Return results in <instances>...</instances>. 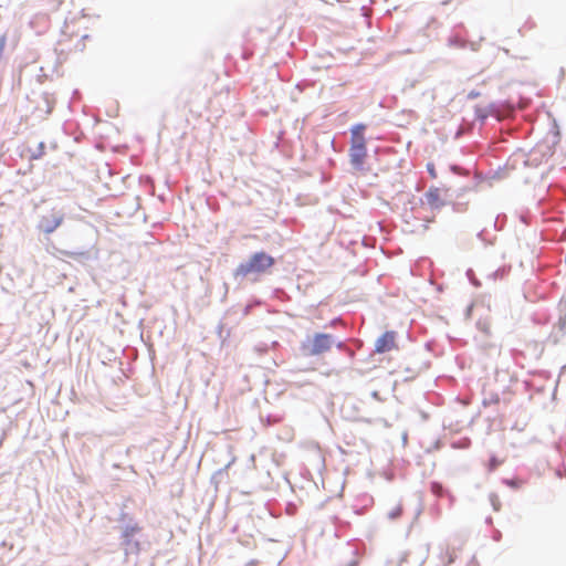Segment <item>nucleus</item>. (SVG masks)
<instances>
[{"label": "nucleus", "instance_id": "nucleus-43", "mask_svg": "<svg viewBox=\"0 0 566 566\" xmlns=\"http://www.w3.org/2000/svg\"><path fill=\"white\" fill-rule=\"evenodd\" d=\"M481 346H482L484 349H486V348L489 347V344H486V343H481Z\"/></svg>", "mask_w": 566, "mask_h": 566}, {"label": "nucleus", "instance_id": "nucleus-18", "mask_svg": "<svg viewBox=\"0 0 566 566\" xmlns=\"http://www.w3.org/2000/svg\"><path fill=\"white\" fill-rule=\"evenodd\" d=\"M509 272H510V268L501 266L497 270H495L490 276L493 280L503 279L504 276H506L509 274Z\"/></svg>", "mask_w": 566, "mask_h": 566}, {"label": "nucleus", "instance_id": "nucleus-40", "mask_svg": "<svg viewBox=\"0 0 566 566\" xmlns=\"http://www.w3.org/2000/svg\"><path fill=\"white\" fill-rule=\"evenodd\" d=\"M485 523H486L488 525H492V524H493V518H492L491 516H488V517L485 518Z\"/></svg>", "mask_w": 566, "mask_h": 566}, {"label": "nucleus", "instance_id": "nucleus-38", "mask_svg": "<svg viewBox=\"0 0 566 566\" xmlns=\"http://www.w3.org/2000/svg\"><path fill=\"white\" fill-rule=\"evenodd\" d=\"M356 421L364 422V423H371V420L365 417H355Z\"/></svg>", "mask_w": 566, "mask_h": 566}, {"label": "nucleus", "instance_id": "nucleus-27", "mask_svg": "<svg viewBox=\"0 0 566 566\" xmlns=\"http://www.w3.org/2000/svg\"><path fill=\"white\" fill-rule=\"evenodd\" d=\"M500 402V396L497 394H492L490 399L483 400V406H489L491 403H499Z\"/></svg>", "mask_w": 566, "mask_h": 566}, {"label": "nucleus", "instance_id": "nucleus-24", "mask_svg": "<svg viewBox=\"0 0 566 566\" xmlns=\"http://www.w3.org/2000/svg\"><path fill=\"white\" fill-rule=\"evenodd\" d=\"M563 315L559 316L557 326L562 335L566 333V312L562 313Z\"/></svg>", "mask_w": 566, "mask_h": 566}, {"label": "nucleus", "instance_id": "nucleus-36", "mask_svg": "<svg viewBox=\"0 0 566 566\" xmlns=\"http://www.w3.org/2000/svg\"><path fill=\"white\" fill-rule=\"evenodd\" d=\"M255 349H256L258 352H262V353H264V352H268L269 346H268V344H264V343H263V344L258 345V346L255 347Z\"/></svg>", "mask_w": 566, "mask_h": 566}, {"label": "nucleus", "instance_id": "nucleus-39", "mask_svg": "<svg viewBox=\"0 0 566 566\" xmlns=\"http://www.w3.org/2000/svg\"><path fill=\"white\" fill-rule=\"evenodd\" d=\"M555 129H556V130H555V136L557 137V140H555L554 143L556 144V143H558V142H559V136H560V134H559V129H558V127H557V125H556V124H555Z\"/></svg>", "mask_w": 566, "mask_h": 566}, {"label": "nucleus", "instance_id": "nucleus-6", "mask_svg": "<svg viewBox=\"0 0 566 566\" xmlns=\"http://www.w3.org/2000/svg\"><path fill=\"white\" fill-rule=\"evenodd\" d=\"M349 164L354 171L365 172L368 171L369 168L366 167V158H367V146L366 142H350L349 149Z\"/></svg>", "mask_w": 566, "mask_h": 566}, {"label": "nucleus", "instance_id": "nucleus-30", "mask_svg": "<svg viewBox=\"0 0 566 566\" xmlns=\"http://www.w3.org/2000/svg\"><path fill=\"white\" fill-rule=\"evenodd\" d=\"M559 313L566 312V295L564 294L558 303Z\"/></svg>", "mask_w": 566, "mask_h": 566}, {"label": "nucleus", "instance_id": "nucleus-7", "mask_svg": "<svg viewBox=\"0 0 566 566\" xmlns=\"http://www.w3.org/2000/svg\"><path fill=\"white\" fill-rule=\"evenodd\" d=\"M420 203H427L432 211H440L447 205V201L441 199L440 189L431 186L423 197L420 198Z\"/></svg>", "mask_w": 566, "mask_h": 566}, {"label": "nucleus", "instance_id": "nucleus-1", "mask_svg": "<svg viewBox=\"0 0 566 566\" xmlns=\"http://www.w3.org/2000/svg\"><path fill=\"white\" fill-rule=\"evenodd\" d=\"M117 525L115 530L118 532V545L122 549L125 560L135 558L147 551L150 546L148 536L144 532V526L136 515L128 511L126 504H122L115 518Z\"/></svg>", "mask_w": 566, "mask_h": 566}, {"label": "nucleus", "instance_id": "nucleus-11", "mask_svg": "<svg viewBox=\"0 0 566 566\" xmlns=\"http://www.w3.org/2000/svg\"><path fill=\"white\" fill-rule=\"evenodd\" d=\"M61 253L76 261H88L91 259L90 251L87 250H63Z\"/></svg>", "mask_w": 566, "mask_h": 566}, {"label": "nucleus", "instance_id": "nucleus-3", "mask_svg": "<svg viewBox=\"0 0 566 566\" xmlns=\"http://www.w3.org/2000/svg\"><path fill=\"white\" fill-rule=\"evenodd\" d=\"M335 343V337L327 333H315L312 339L303 342L301 352L304 356H318L328 352Z\"/></svg>", "mask_w": 566, "mask_h": 566}, {"label": "nucleus", "instance_id": "nucleus-35", "mask_svg": "<svg viewBox=\"0 0 566 566\" xmlns=\"http://www.w3.org/2000/svg\"><path fill=\"white\" fill-rule=\"evenodd\" d=\"M334 344L336 345L337 349H339V350H345V348H346V345H345V343L343 340H336L335 339Z\"/></svg>", "mask_w": 566, "mask_h": 566}, {"label": "nucleus", "instance_id": "nucleus-16", "mask_svg": "<svg viewBox=\"0 0 566 566\" xmlns=\"http://www.w3.org/2000/svg\"><path fill=\"white\" fill-rule=\"evenodd\" d=\"M45 154V143L44 142H40L38 144V147L34 151L31 153L29 159L30 160H38V159H41Z\"/></svg>", "mask_w": 566, "mask_h": 566}, {"label": "nucleus", "instance_id": "nucleus-42", "mask_svg": "<svg viewBox=\"0 0 566 566\" xmlns=\"http://www.w3.org/2000/svg\"><path fill=\"white\" fill-rule=\"evenodd\" d=\"M471 311H472V305H470L468 308H467V316H469L471 314Z\"/></svg>", "mask_w": 566, "mask_h": 566}, {"label": "nucleus", "instance_id": "nucleus-37", "mask_svg": "<svg viewBox=\"0 0 566 566\" xmlns=\"http://www.w3.org/2000/svg\"><path fill=\"white\" fill-rule=\"evenodd\" d=\"M370 396H371V398H373V399H375V400H378V401H381V400H382V399H381V397H380L379 391H377V390L371 391Z\"/></svg>", "mask_w": 566, "mask_h": 566}, {"label": "nucleus", "instance_id": "nucleus-32", "mask_svg": "<svg viewBox=\"0 0 566 566\" xmlns=\"http://www.w3.org/2000/svg\"><path fill=\"white\" fill-rule=\"evenodd\" d=\"M483 107L488 108V111L490 112V116H492L494 112L497 109V105L495 103H490L489 105Z\"/></svg>", "mask_w": 566, "mask_h": 566}, {"label": "nucleus", "instance_id": "nucleus-4", "mask_svg": "<svg viewBox=\"0 0 566 566\" xmlns=\"http://www.w3.org/2000/svg\"><path fill=\"white\" fill-rule=\"evenodd\" d=\"M66 216L64 207H53L40 217L36 229L43 234L50 235L64 223Z\"/></svg>", "mask_w": 566, "mask_h": 566}, {"label": "nucleus", "instance_id": "nucleus-8", "mask_svg": "<svg viewBox=\"0 0 566 566\" xmlns=\"http://www.w3.org/2000/svg\"><path fill=\"white\" fill-rule=\"evenodd\" d=\"M396 335L395 331H386L382 333L375 342L374 352L377 354H385L390 352L396 346Z\"/></svg>", "mask_w": 566, "mask_h": 566}, {"label": "nucleus", "instance_id": "nucleus-26", "mask_svg": "<svg viewBox=\"0 0 566 566\" xmlns=\"http://www.w3.org/2000/svg\"><path fill=\"white\" fill-rule=\"evenodd\" d=\"M451 206H452V211L453 212H463V211L467 210V203L452 202Z\"/></svg>", "mask_w": 566, "mask_h": 566}, {"label": "nucleus", "instance_id": "nucleus-15", "mask_svg": "<svg viewBox=\"0 0 566 566\" xmlns=\"http://www.w3.org/2000/svg\"><path fill=\"white\" fill-rule=\"evenodd\" d=\"M474 115L478 122L484 124L485 120L490 117V112L488 111V108H484L483 106H475Z\"/></svg>", "mask_w": 566, "mask_h": 566}, {"label": "nucleus", "instance_id": "nucleus-31", "mask_svg": "<svg viewBox=\"0 0 566 566\" xmlns=\"http://www.w3.org/2000/svg\"><path fill=\"white\" fill-rule=\"evenodd\" d=\"M459 443H460L459 446L453 443V448H468L470 446L471 441H470V439L467 438V439L460 441Z\"/></svg>", "mask_w": 566, "mask_h": 566}, {"label": "nucleus", "instance_id": "nucleus-14", "mask_svg": "<svg viewBox=\"0 0 566 566\" xmlns=\"http://www.w3.org/2000/svg\"><path fill=\"white\" fill-rule=\"evenodd\" d=\"M42 103L45 106V115H50L53 112L55 105V98L52 94L44 92L41 95Z\"/></svg>", "mask_w": 566, "mask_h": 566}, {"label": "nucleus", "instance_id": "nucleus-21", "mask_svg": "<svg viewBox=\"0 0 566 566\" xmlns=\"http://www.w3.org/2000/svg\"><path fill=\"white\" fill-rule=\"evenodd\" d=\"M506 216L504 213L497 214L494 220V229L501 231L504 228Z\"/></svg>", "mask_w": 566, "mask_h": 566}, {"label": "nucleus", "instance_id": "nucleus-5", "mask_svg": "<svg viewBox=\"0 0 566 566\" xmlns=\"http://www.w3.org/2000/svg\"><path fill=\"white\" fill-rule=\"evenodd\" d=\"M447 45L455 49L470 48L471 51H479L480 49V42L469 41L468 31L463 23L453 27L447 39Z\"/></svg>", "mask_w": 566, "mask_h": 566}, {"label": "nucleus", "instance_id": "nucleus-19", "mask_svg": "<svg viewBox=\"0 0 566 566\" xmlns=\"http://www.w3.org/2000/svg\"><path fill=\"white\" fill-rule=\"evenodd\" d=\"M475 325L481 333L485 336H490V324L486 321L479 319Z\"/></svg>", "mask_w": 566, "mask_h": 566}, {"label": "nucleus", "instance_id": "nucleus-34", "mask_svg": "<svg viewBox=\"0 0 566 566\" xmlns=\"http://www.w3.org/2000/svg\"><path fill=\"white\" fill-rule=\"evenodd\" d=\"M492 538H493V541H495V542H500V541H501V538H502V533H501L499 530H495V531L493 532V536H492Z\"/></svg>", "mask_w": 566, "mask_h": 566}, {"label": "nucleus", "instance_id": "nucleus-45", "mask_svg": "<svg viewBox=\"0 0 566 566\" xmlns=\"http://www.w3.org/2000/svg\"><path fill=\"white\" fill-rule=\"evenodd\" d=\"M470 273H472V270H471V269H469V270L467 271V274H468V275H470Z\"/></svg>", "mask_w": 566, "mask_h": 566}, {"label": "nucleus", "instance_id": "nucleus-20", "mask_svg": "<svg viewBox=\"0 0 566 566\" xmlns=\"http://www.w3.org/2000/svg\"><path fill=\"white\" fill-rule=\"evenodd\" d=\"M490 503L495 512H499L501 510V501L496 493H490L489 495Z\"/></svg>", "mask_w": 566, "mask_h": 566}, {"label": "nucleus", "instance_id": "nucleus-28", "mask_svg": "<svg viewBox=\"0 0 566 566\" xmlns=\"http://www.w3.org/2000/svg\"><path fill=\"white\" fill-rule=\"evenodd\" d=\"M485 234H486V229H482L481 231L478 232L476 237L479 240H481L485 243L493 244V241H489L486 239Z\"/></svg>", "mask_w": 566, "mask_h": 566}, {"label": "nucleus", "instance_id": "nucleus-17", "mask_svg": "<svg viewBox=\"0 0 566 566\" xmlns=\"http://www.w3.org/2000/svg\"><path fill=\"white\" fill-rule=\"evenodd\" d=\"M502 483L512 490H518L522 486L523 481L518 478H504L502 479Z\"/></svg>", "mask_w": 566, "mask_h": 566}, {"label": "nucleus", "instance_id": "nucleus-41", "mask_svg": "<svg viewBox=\"0 0 566 566\" xmlns=\"http://www.w3.org/2000/svg\"><path fill=\"white\" fill-rule=\"evenodd\" d=\"M279 346H280V343H279V342H276V340H273V342L271 343V348H276V347H279Z\"/></svg>", "mask_w": 566, "mask_h": 566}, {"label": "nucleus", "instance_id": "nucleus-23", "mask_svg": "<svg viewBox=\"0 0 566 566\" xmlns=\"http://www.w3.org/2000/svg\"><path fill=\"white\" fill-rule=\"evenodd\" d=\"M402 515V506L398 505L395 509H392L390 512H388V518L390 520H397Z\"/></svg>", "mask_w": 566, "mask_h": 566}, {"label": "nucleus", "instance_id": "nucleus-13", "mask_svg": "<svg viewBox=\"0 0 566 566\" xmlns=\"http://www.w3.org/2000/svg\"><path fill=\"white\" fill-rule=\"evenodd\" d=\"M230 467V463L224 465L223 468L217 470L210 479V483L218 488L220 483H222L223 479L228 476V469Z\"/></svg>", "mask_w": 566, "mask_h": 566}, {"label": "nucleus", "instance_id": "nucleus-44", "mask_svg": "<svg viewBox=\"0 0 566 566\" xmlns=\"http://www.w3.org/2000/svg\"><path fill=\"white\" fill-rule=\"evenodd\" d=\"M439 447H440V441H437V442L434 443V448H436V449H438Z\"/></svg>", "mask_w": 566, "mask_h": 566}, {"label": "nucleus", "instance_id": "nucleus-22", "mask_svg": "<svg viewBox=\"0 0 566 566\" xmlns=\"http://www.w3.org/2000/svg\"><path fill=\"white\" fill-rule=\"evenodd\" d=\"M500 464L501 460L495 455H491L488 463L489 471L496 470L500 467Z\"/></svg>", "mask_w": 566, "mask_h": 566}, {"label": "nucleus", "instance_id": "nucleus-10", "mask_svg": "<svg viewBox=\"0 0 566 566\" xmlns=\"http://www.w3.org/2000/svg\"><path fill=\"white\" fill-rule=\"evenodd\" d=\"M501 168H499L497 170L495 171H490L489 174H482V172H476L474 176H473V189H478V187L486 181V180H491V179H500L501 178Z\"/></svg>", "mask_w": 566, "mask_h": 566}, {"label": "nucleus", "instance_id": "nucleus-25", "mask_svg": "<svg viewBox=\"0 0 566 566\" xmlns=\"http://www.w3.org/2000/svg\"><path fill=\"white\" fill-rule=\"evenodd\" d=\"M266 426H273L281 421V417L277 415H268L264 419Z\"/></svg>", "mask_w": 566, "mask_h": 566}, {"label": "nucleus", "instance_id": "nucleus-12", "mask_svg": "<svg viewBox=\"0 0 566 566\" xmlns=\"http://www.w3.org/2000/svg\"><path fill=\"white\" fill-rule=\"evenodd\" d=\"M366 125L363 123H357L350 127V142H366L365 138Z\"/></svg>", "mask_w": 566, "mask_h": 566}, {"label": "nucleus", "instance_id": "nucleus-2", "mask_svg": "<svg viewBox=\"0 0 566 566\" xmlns=\"http://www.w3.org/2000/svg\"><path fill=\"white\" fill-rule=\"evenodd\" d=\"M276 264L275 258L265 251H255L233 271V279L241 282L251 275L266 274Z\"/></svg>", "mask_w": 566, "mask_h": 566}, {"label": "nucleus", "instance_id": "nucleus-9", "mask_svg": "<svg viewBox=\"0 0 566 566\" xmlns=\"http://www.w3.org/2000/svg\"><path fill=\"white\" fill-rule=\"evenodd\" d=\"M431 493L437 497H448L450 506L453 505L455 497L451 494L448 488H446L441 482L433 481L430 484Z\"/></svg>", "mask_w": 566, "mask_h": 566}, {"label": "nucleus", "instance_id": "nucleus-33", "mask_svg": "<svg viewBox=\"0 0 566 566\" xmlns=\"http://www.w3.org/2000/svg\"><path fill=\"white\" fill-rule=\"evenodd\" d=\"M480 96V92L475 91V90H472L468 93V99H474V98H478Z\"/></svg>", "mask_w": 566, "mask_h": 566}, {"label": "nucleus", "instance_id": "nucleus-29", "mask_svg": "<svg viewBox=\"0 0 566 566\" xmlns=\"http://www.w3.org/2000/svg\"><path fill=\"white\" fill-rule=\"evenodd\" d=\"M427 171L431 178H437L436 167L432 163L427 164Z\"/></svg>", "mask_w": 566, "mask_h": 566}, {"label": "nucleus", "instance_id": "nucleus-46", "mask_svg": "<svg viewBox=\"0 0 566 566\" xmlns=\"http://www.w3.org/2000/svg\"><path fill=\"white\" fill-rule=\"evenodd\" d=\"M76 94H78V91L74 90L73 95H76Z\"/></svg>", "mask_w": 566, "mask_h": 566}]
</instances>
